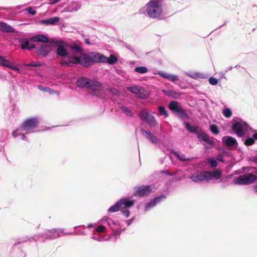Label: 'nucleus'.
<instances>
[{"label":"nucleus","mask_w":257,"mask_h":257,"mask_svg":"<svg viewBox=\"0 0 257 257\" xmlns=\"http://www.w3.org/2000/svg\"><path fill=\"white\" fill-rule=\"evenodd\" d=\"M59 18L56 17L48 19L43 20L41 21V24L46 25H55L56 23L59 22Z\"/></svg>","instance_id":"nucleus-26"},{"label":"nucleus","mask_w":257,"mask_h":257,"mask_svg":"<svg viewBox=\"0 0 257 257\" xmlns=\"http://www.w3.org/2000/svg\"><path fill=\"white\" fill-rule=\"evenodd\" d=\"M29 44L30 43L28 41H25L24 43H22L21 48L23 50L29 49Z\"/></svg>","instance_id":"nucleus-42"},{"label":"nucleus","mask_w":257,"mask_h":257,"mask_svg":"<svg viewBox=\"0 0 257 257\" xmlns=\"http://www.w3.org/2000/svg\"><path fill=\"white\" fill-rule=\"evenodd\" d=\"M0 31L5 33H14L15 29L7 23L0 22Z\"/></svg>","instance_id":"nucleus-19"},{"label":"nucleus","mask_w":257,"mask_h":257,"mask_svg":"<svg viewBox=\"0 0 257 257\" xmlns=\"http://www.w3.org/2000/svg\"><path fill=\"white\" fill-rule=\"evenodd\" d=\"M42 65V64L40 63H36V62H32L29 64H25L26 66L27 67H40Z\"/></svg>","instance_id":"nucleus-41"},{"label":"nucleus","mask_w":257,"mask_h":257,"mask_svg":"<svg viewBox=\"0 0 257 257\" xmlns=\"http://www.w3.org/2000/svg\"><path fill=\"white\" fill-rule=\"evenodd\" d=\"M223 144L226 145L229 148H236L237 142L236 139L231 136H225L222 139Z\"/></svg>","instance_id":"nucleus-10"},{"label":"nucleus","mask_w":257,"mask_h":257,"mask_svg":"<svg viewBox=\"0 0 257 257\" xmlns=\"http://www.w3.org/2000/svg\"><path fill=\"white\" fill-rule=\"evenodd\" d=\"M162 173H165L167 175H172V174L171 173H170L169 171L168 170H166V171H162L161 172Z\"/></svg>","instance_id":"nucleus-52"},{"label":"nucleus","mask_w":257,"mask_h":257,"mask_svg":"<svg viewBox=\"0 0 257 257\" xmlns=\"http://www.w3.org/2000/svg\"><path fill=\"white\" fill-rule=\"evenodd\" d=\"M52 47L50 45L44 44L36 51V53L43 57H46L51 51Z\"/></svg>","instance_id":"nucleus-13"},{"label":"nucleus","mask_w":257,"mask_h":257,"mask_svg":"<svg viewBox=\"0 0 257 257\" xmlns=\"http://www.w3.org/2000/svg\"><path fill=\"white\" fill-rule=\"evenodd\" d=\"M254 189L256 192H257V184L255 186Z\"/></svg>","instance_id":"nucleus-57"},{"label":"nucleus","mask_w":257,"mask_h":257,"mask_svg":"<svg viewBox=\"0 0 257 257\" xmlns=\"http://www.w3.org/2000/svg\"><path fill=\"white\" fill-rule=\"evenodd\" d=\"M60 0H48L49 4L51 5H54L56 3L59 2Z\"/></svg>","instance_id":"nucleus-50"},{"label":"nucleus","mask_w":257,"mask_h":257,"mask_svg":"<svg viewBox=\"0 0 257 257\" xmlns=\"http://www.w3.org/2000/svg\"><path fill=\"white\" fill-rule=\"evenodd\" d=\"M177 158L179 160L182 161H186L189 160L188 159H186L184 156H180L178 155Z\"/></svg>","instance_id":"nucleus-48"},{"label":"nucleus","mask_w":257,"mask_h":257,"mask_svg":"<svg viewBox=\"0 0 257 257\" xmlns=\"http://www.w3.org/2000/svg\"><path fill=\"white\" fill-rule=\"evenodd\" d=\"M207 174L209 175V173H206V171H202L200 173L192 174L191 179L195 182H200L204 181H208Z\"/></svg>","instance_id":"nucleus-9"},{"label":"nucleus","mask_w":257,"mask_h":257,"mask_svg":"<svg viewBox=\"0 0 257 257\" xmlns=\"http://www.w3.org/2000/svg\"><path fill=\"white\" fill-rule=\"evenodd\" d=\"M36 47V46L35 44H29V47L28 50H31L32 49H34Z\"/></svg>","instance_id":"nucleus-51"},{"label":"nucleus","mask_w":257,"mask_h":257,"mask_svg":"<svg viewBox=\"0 0 257 257\" xmlns=\"http://www.w3.org/2000/svg\"><path fill=\"white\" fill-rule=\"evenodd\" d=\"M197 138L199 141L204 142L203 144L204 147L207 149H212L214 145V142L206 133L204 132H200L197 133Z\"/></svg>","instance_id":"nucleus-6"},{"label":"nucleus","mask_w":257,"mask_h":257,"mask_svg":"<svg viewBox=\"0 0 257 257\" xmlns=\"http://www.w3.org/2000/svg\"><path fill=\"white\" fill-rule=\"evenodd\" d=\"M217 160L218 161H222V160L221 159V158H219V157L217 158Z\"/></svg>","instance_id":"nucleus-58"},{"label":"nucleus","mask_w":257,"mask_h":257,"mask_svg":"<svg viewBox=\"0 0 257 257\" xmlns=\"http://www.w3.org/2000/svg\"><path fill=\"white\" fill-rule=\"evenodd\" d=\"M168 108L174 113L177 114L181 110L182 107L179 104V102L177 101H172L170 102Z\"/></svg>","instance_id":"nucleus-16"},{"label":"nucleus","mask_w":257,"mask_h":257,"mask_svg":"<svg viewBox=\"0 0 257 257\" xmlns=\"http://www.w3.org/2000/svg\"><path fill=\"white\" fill-rule=\"evenodd\" d=\"M121 109L123 112L126 113L127 115H128V116L132 115L131 112L130 111L129 109L127 107L122 106Z\"/></svg>","instance_id":"nucleus-43"},{"label":"nucleus","mask_w":257,"mask_h":257,"mask_svg":"<svg viewBox=\"0 0 257 257\" xmlns=\"http://www.w3.org/2000/svg\"><path fill=\"white\" fill-rule=\"evenodd\" d=\"M121 210L123 215H124L126 217H128L129 216L130 211L127 209H124Z\"/></svg>","instance_id":"nucleus-46"},{"label":"nucleus","mask_w":257,"mask_h":257,"mask_svg":"<svg viewBox=\"0 0 257 257\" xmlns=\"http://www.w3.org/2000/svg\"><path fill=\"white\" fill-rule=\"evenodd\" d=\"M206 173H209L207 174L208 181L211 180L213 178L216 180L219 179L221 177V172L219 170H215L213 172L206 171Z\"/></svg>","instance_id":"nucleus-18"},{"label":"nucleus","mask_w":257,"mask_h":257,"mask_svg":"<svg viewBox=\"0 0 257 257\" xmlns=\"http://www.w3.org/2000/svg\"><path fill=\"white\" fill-rule=\"evenodd\" d=\"M257 181V176L249 173L239 176L233 182L234 184L247 185L253 184Z\"/></svg>","instance_id":"nucleus-2"},{"label":"nucleus","mask_w":257,"mask_h":257,"mask_svg":"<svg viewBox=\"0 0 257 257\" xmlns=\"http://www.w3.org/2000/svg\"><path fill=\"white\" fill-rule=\"evenodd\" d=\"M118 210H122L121 204L119 201L117 202L115 204L111 206L108 210L109 212H115Z\"/></svg>","instance_id":"nucleus-30"},{"label":"nucleus","mask_w":257,"mask_h":257,"mask_svg":"<svg viewBox=\"0 0 257 257\" xmlns=\"http://www.w3.org/2000/svg\"><path fill=\"white\" fill-rule=\"evenodd\" d=\"M208 163L212 167H216L218 165L217 162L214 158L209 159Z\"/></svg>","instance_id":"nucleus-40"},{"label":"nucleus","mask_w":257,"mask_h":257,"mask_svg":"<svg viewBox=\"0 0 257 257\" xmlns=\"http://www.w3.org/2000/svg\"><path fill=\"white\" fill-rule=\"evenodd\" d=\"M222 113L223 115L226 118H230L232 115V111L229 108H224L222 111Z\"/></svg>","instance_id":"nucleus-34"},{"label":"nucleus","mask_w":257,"mask_h":257,"mask_svg":"<svg viewBox=\"0 0 257 257\" xmlns=\"http://www.w3.org/2000/svg\"><path fill=\"white\" fill-rule=\"evenodd\" d=\"M57 54L62 57H65L67 56V52L66 49L64 48L63 46L60 45L58 47L57 49Z\"/></svg>","instance_id":"nucleus-29"},{"label":"nucleus","mask_w":257,"mask_h":257,"mask_svg":"<svg viewBox=\"0 0 257 257\" xmlns=\"http://www.w3.org/2000/svg\"><path fill=\"white\" fill-rule=\"evenodd\" d=\"M105 227L103 225H99L97 228L96 231L98 233H101L103 232L104 231Z\"/></svg>","instance_id":"nucleus-45"},{"label":"nucleus","mask_w":257,"mask_h":257,"mask_svg":"<svg viewBox=\"0 0 257 257\" xmlns=\"http://www.w3.org/2000/svg\"><path fill=\"white\" fill-rule=\"evenodd\" d=\"M79 62V57L76 56H71L70 55L67 56V58L65 59H63L61 62V65L62 66L66 65L67 66H70L71 64H77Z\"/></svg>","instance_id":"nucleus-11"},{"label":"nucleus","mask_w":257,"mask_h":257,"mask_svg":"<svg viewBox=\"0 0 257 257\" xmlns=\"http://www.w3.org/2000/svg\"><path fill=\"white\" fill-rule=\"evenodd\" d=\"M136 95L140 98L145 99L149 96V93L144 88L140 86Z\"/></svg>","instance_id":"nucleus-24"},{"label":"nucleus","mask_w":257,"mask_h":257,"mask_svg":"<svg viewBox=\"0 0 257 257\" xmlns=\"http://www.w3.org/2000/svg\"><path fill=\"white\" fill-rule=\"evenodd\" d=\"M232 130L239 137H241L244 135L242 125L240 122H236L233 123L232 125Z\"/></svg>","instance_id":"nucleus-14"},{"label":"nucleus","mask_w":257,"mask_h":257,"mask_svg":"<svg viewBox=\"0 0 257 257\" xmlns=\"http://www.w3.org/2000/svg\"><path fill=\"white\" fill-rule=\"evenodd\" d=\"M166 197L165 195H162L161 196L157 197L152 200L149 203H148L146 206V210L150 208L151 207L154 206L156 205L157 203L160 202L162 198H165Z\"/></svg>","instance_id":"nucleus-25"},{"label":"nucleus","mask_w":257,"mask_h":257,"mask_svg":"<svg viewBox=\"0 0 257 257\" xmlns=\"http://www.w3.org/2000/svg\"><path fill=\"white\" fill-rule=\"evenodd\" d=\"M70 50L74 56L75 54L81 53L82 52V49L79 46L76 44H73L70 46Z\"/></svg>","instance_id":"nucleus-28"},{"label":"nucleus","mask_w":257,"mask_h":257,"mask_svg":"<svg viewBox=\"0 0 257 257\" xmlns=\"http://www.w3.org/2000/svg\"><path fill=\"white\" fill-rule=\"evenodd\" d=\"M13 136L14 137H16V135H14V134H13Z\"/></svg>","instance_id":"nucleus-61"},{"label":"nucleus","mask_w":257,"mask_h":257,"mask_svg":"<svg viewBox=\"0 0 257 257\" xmlns=\"http://www.w3.org/2000/svg\"><path fill=\"white\" fill-rule=\"evenodd\" d=\"M210 127V131L213 134H214L215 135L218 134V133H219L218 128L216 125H215V124L211 125Z\"/></svg>","instance_id":"nucleus-38"},{"label":"nucleus","mask_w":257,"mask_h":257,"mask_svg":"<svg viewBox=\"0 0 257 257\" xmlns=\"http://www.w3.org/2000/svg\"><path fill=\"white\" fill-rule=\"evenodd\" d=\"M127 224L130 225L132 222V219L128 220L127 221Z\"/></svg>","instance_id":"nucleus-56"},{"label":"nucleus","mask_w":257,"mask_h":257,"mask_svg":"<svg viewBox=\"0 0 257 257\" xmlns=\"http://www.w3.org/2000/svg\"><path fill=\"white\" fill-rule=\"evenodd\" d=\"M33 42L47 43L49 41L48 38L43 35H38L32 37L31 39Z\"/></svg>","instance_id":"nucleus-22"},{"label":"nucleus","mask_w":257,"mask_h":257,"mask_svg":"<svg viewBox=\"0 0 257 257\" xmlns=\"http://www.w3.org/2000/svg\"><path fill=\"white\" fill-rule=\"evenodd\" d=\"M141 133L143 135H146V138L153 144H157L158 143L157 138L152 133L146 131L144 129H141Z\"/></svg>","instance_id":"nucleus-17"},{"label":"nucleus","mask_w":257,"mask_h":257,"mask_svg":"<svg viewBox=\"0 0 257 257\" xmlns=\"http://www.w3.org/2000/svg\"><path fill=\"white\" fill-rule=\"evenodd\" d=\"M140 86H130L127 88V89L132 92L133 93L137 94L138 90Z\"/></svg>","instance_id":"nucleus-39"},{"label":"nucleus","mask_w":257,"mask_h":257,"mask_svg":"<svg viewBox=\"0 0 257 257\" xmlns=\"http://www.w3.org/2000/svg\"><path fill=\"white\" fill-rule=\"evenodd\" d=\"M39 120L37 117H30L26 118L20 126L22 131H25L26 133H29L38 126Z\"/></svg>","instance_id":"nucleus-3"},{"label":"nucleus","mask_w":257,"mask_h":257,"mask_svg":"<svg viewBox=\"0 0 257 257\" xmlns=\"http://www.w3.org/2000/svg\"><path fill=\"white\" fill-rule=\"evenodd\" d=\"M159 74L161 76H162V77L167 78L168 79H169L172 81H173V82H175L178 80V76L175 75H168V74H167L165 73H163V74L159 73Z\"/></svg>","instance_id":"nucleus-31"},{"label":"nucleus","mask_w":257,"mask_h":257,"mask_svg":"<svg viewBox=\"0 0 257 257\" xmlns=\"http://www.w3.org/2000/svg\"><path fill=\"white\" fill-rule=\"evenodd\" d=\"M252 161L257 163V156L252 158Z\"/></svg>","instance_id":"nucleus-53"},{"label":"nucleus","mask_w":257,"mask_h":257,"mask_svg":"<svg viewBox=\"0 0 257 257\" xmlns=\"http://www.w3.org/2000/svg\"><path fill=\"white\" fill-rule=\"evenodd\" d=\"M0 65H3L13 70L18 71L19 70L18 68L11 65L10 61L3 56H0Z\"/></svg>","instance_id":"nucleus-20"},{"label":"nucleus","mask_w":257,"mask_h":257,"mask_svg":"<svg viewBox=\"0 0 257 257\" xmlns=\"http://www.w3.org/2000/svg\"><path fill=\"white\" fill-rule=\"evenodd\" d=\"M0 65H3L13 70L18 71L19 70L18 68L11 65L10 61L3 56H0Z\"/></svg>","instance_id":"nucleus-21"},{"label":"nucleus","mask_w":257,"mask_h":257,"mask_svg":"<svg viewBox=\"0 0 257 257\" xmlns=\"http://www.w3.org/2000/svg\"><path fill=\"white\" fill-rule=\"evenodd\" d=\"M88 89H90L93 91V95H94L101 98L104 96V92L103 90L102 85L100 82L97 80H91Z\"/></svg>","instance_id":"nucleus-5"},{"label":"nucleus","mask_w":257,"mask_h":257,"mask_svg":"<svg viewBox=\"0 0 257 257\" xmlns=\"http://www.w3.org/2000/svg\"><path fill=\"white\" fill-rule=\"evenodd\" d=\"M245 169H246V168H245V167H244V168H242L243 171H245Z\"/></svg>","instance_id":"nucleus-60"},{"label":"nucleus","mask_w":257,"mask_h":257,"mask_svg":"<svg viewBox=\"0 0 257 257\" xmlns=\"http://www.w3.org/2000/svg\"><path fill=\"white\" fill-rule=\"evenodd\" d=\"M161 0H151L147 5V13L151 18L159 17L162 13V6Z\"/></svg>","instance_id":"nucleus-1"},{"label":"nucleus","mask_w":257,"mask_h":257,"mask_svg":"<svg viewBox=\"0 0 257 257\" xmlns=\"http://www.w3.org/2000/svg\"><path fill=\"white\" fill-rule=\"evenodd\" d=\"M217 160L218 161H222V160L221 159V158H219V157L217 158Z\"/></svg>","instance_id":"nucleus-59"},{"label":"nucleus","mask_w":257,"mask_h":257,"mask_svg":"<svg viewBox=\"0 0 257 257\" xmlns=\"http://www.w3.org/2000/svg\"><path fill=\"white\" fill-rule=\"evenodd\" d=\"M186 129L191 133H196L198 132V127L191 125L188 122H185Z\"/></svg>","instance_id":"nucleus-33"},{"label":"nucleus","mask_w":257,"mask_h":257,"mask_svg":"<svg viewBox=\"0 0 257 257\" xmlns=\"http://www.w3.org/2000/svg\"><path fill=\"white\" fill-rule=\"evenodd\" d=\"M85 43H86L87 44L89 45V44H90V42H89V39H85Z\"/></svg>","instance_id":"nucleus-54"},{"label":"nucleus","mask_w":257,"mask_h":257,"mask_svg":"<svg viewBox=\"0 0 257 257\" xmlns=\"http://www.w3.org/2000/svg\"><path fill=\"white\" fill-rule=\"evenodd\" d=\"M253 137L254 139H255V140H257V133H254L253 135Z\"/></svg>","instance_id":"nucleus-55"},{"label":"nucleus","mask_w":257,"mask_h":257,"mask_svg":"<svg viewBox=\"0 0 257 257\" xmlns=\"http://www.w3.org/2000/svg\"><path fill=\"white\" fill-rule=\"evenodd\" d=\"M209 82L212 85H216L218 83V80L214 77H211L209 79Z\"/></svg>","instance_id":"nucleus-44"},{"label":"nucleus","mask_w":257,"mask_h":257,"mask_svg":"<svg viewBox=\"0 0 257 257\" xmlns=\"http://www.w3.org/2000/svg\"><path fill=\"white\" fill-rule=\"evenodd\" d=\"M139 115L142 120L145 121L151 127H155L158 125L155 117L147 110L142 109L140 110Z\"/></svg>","instance_id":"nucleus-4"},{"label":"nucleus","mask_w":257,"mask_h":257,"mask_svg":"<svg viewBox=\"0 0 257 257\" xmlns=\"http://www.w3.org/2000/svg\"><path fill=\"white\" fill-rule=\"evenodd\" d=\"M135 71L140 74H144L148 72V69L146 67L140 66L136 67Z\"/></svg>","instance_id":"nucleus-35"},{"label":"nucleus","mask_w":257,"mask_h":257,"mask_svg":"<svg viewBox=\"0 0 257 257\" xmlns=\"http://www.w3.org/2000/svg\"><path fill=\"white\" fill-rule=\"evenodd\" d=\"M107 90L114 94H116L118 93V91L114 88H108Z\"/></svg>","instance_id":"nucleus-49"},{"label":"nucleus","mask_w":257,"mask_h":257,"mask_svg":"<svg viewBox=\"0 0 257 257\" xmlns=\"http://www.w3.org/2000/svg\"><path fill=\"white\" fill-rule=\"evenodd\" d=\"M152 187L151 186H142L137 189V190L134 193L135 196H139L144 197L148 196L152 191Z\"/></svg>","instance_id":"nucleus-8"},{"label":"nucleus","mask_w":257,"mask_h":257,"mask_svg":"<svg viewBox=\"0 0 257 257\" xmlns=\"http://www.w3.org/2000/svg\"><path fill=\"white\" fill-rule=\"evenodd\" d=\"M97 56L98 57V62H105L109 64H114L117 62V58L113 55H111L109 58L99 54H97Z\"/></svg>","instance_id":"nucleus-12"},{"label":"nucleus","mask_w":257,"mask_h":257,"mask_svg":"<svg viewBox=\"0 0 257 257\" xmlns=\"http://www.w3.org/2000/svg\"><path fill=\"white\" fill-rule=\"evenodd\" d=\"M176 115L178 117L182 119H188L189 118V115L185 110L183 109L182 107L181 110L179 112H178Z\"/></svg>","instance_id":"nucleus-32"},{"label":"nucleus","mask_w":257,"mask_h":257,"mask_svg":"<svg viewBox=\"0 0 257 257\" xmlns=\"http://www.w3.org/2000/svg\"><path fill=\"white\" fill-rule=\"evenodd\" d=\"M28 12L32 15H35L36 14V11L33 10L32 8H29L28 9Z\"/></svg>","instance_id":"nucleus-47"},{"label":"nucleus","mask_w":257,"mask_h":257,"mask_svg":"<svg viewBox=\"0 0 257 257\" xmlns=\"http://www.w3.org/2000/svg\"><path fill=\"white\" fill-rule=\"evenodd\" d=\"M121 204V207L122 210L126 209L127 208L133 206L135 204V201L133 200H128L126 199H121L119 201Z\"/></svg>","instance_id":"nucleus-23"},{"label":"nucleus","mask_w":257,"mask_h":257,"mask_svg":"<svg viewBox=\"0 0 257 257\" xmlns=\"http://www.w3.org/2000/svg\"><path fill=\"white\" fill-rule=\"evenodd\" d=\"M97 54L94 55L93 57H90V56L85 54H81L79 58V62L77 64H81L83 67H87L92 64L94 62H98V57Z\"/></svg>","instance_id":"nucleus-7"},{"label":"nucleus","mask_w":257,"mask_h":257,"mask_svg":"<svg viewBox=\"0 0 257 257\" xmlns=\"http://www.w3.org/2000/svg\"><path fill=\"white\" fill-rule=\"evenodd\" d=\"M91 79L85 77H82L77 80L76 84L78 87L80 88H87L89 87Z\"/></svg>","instance_id":"nucleus-15"},{"label":"nucleus","mask_w":257,"mask_h":257,"mask_svg":"<svg viewBox=\"0 0 257 257\" xmlns=\"http://www.w3.org/2000/svg\"><path fill=\"white\" fill-rule=\"evenodd\" d=\"M254 140H255V139H254L253 137H252V138H248L245 140L244 144L246 146H251L254 144V143H255Z\"/></svg>","instance_id":"nucleus-37"},{"label":"nucleus","mask_w":257,"mask_h":257,"mask_svg":"<svg viewBox=\"0 0 257 257\" xmlns=\"http://www.w3.org/2000/svg\"><path fill=\"white\" fill-rule=\"evenodd\" d=\"M163 92L167 96L174 98H178L180 96L181 94L174 90H163Z\"/></svg>","instance_id":"nucleus-27"},{"label":"nucleus","mask_w":257,"mask_h":257,"mask_svg":"<svg viewBox=\"0 0 257 257\" xmlns=\"http://www.w3.org/2000/svg\"><path fill=\"white\" fill-rule=\"evenodd\" d=\"M159 114L164 115L165 118L168 116V113L163 106H159Z\"/></svg>","instance_id":"nucleus-36"}]
</instances>
